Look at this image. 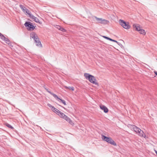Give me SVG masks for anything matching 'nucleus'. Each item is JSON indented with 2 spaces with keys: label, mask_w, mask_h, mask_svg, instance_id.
Here are the masks:
<instances>
[{
  "label": "nucleus",
  "mask_w": 157,
  "mask_h": 157,
  "mask_svg": "<svg viewBox=\"0 0 157 157\" xmlns=\"http://www.w3.org/2000/svg\"><path fill=\"white\" fill-rule=\"evenodd\" d=\"M45 90H46V91L47 92H48V93H50H50H51V92H51V91H49V90H48V89H47L46 88H45Z\"/></svg>",
  "instance_id": "obj_28"
},
{
  "label": "nucleus",
  "mask_w": 157,
  "mask_h": 157,
  "mask_svg": "<svg viewBox=\"0 0 157 157\" xmlns=\"http://www.w3.org/2000/svg\"><path fill=\"white\" fill-rule=\"evenodd\" d=\"M103 37L108 40H109L110 38L105 36H103Z\"/></svg>",
  "instance_id": "obj_24"
},
{
  "label": "nucleus",
  "mask_w": 157,
  "mask_h": 157,
  "mask_svg": "<svg viewBox=\"0 0 157 157\" xmlns=\"http://www.w3.org/2000/svg\"><path fill=\"white\" fill-rule=\"evenodd\" d=\"M27 14L29 15V17H30L32 19H33L35 17L33 15L31 14L30 13V11Z\"/></svg>",
  "instance_id": "obj_18"
},
{
  "label": "nucleus",
  "mask_w": 157,
  "mask_h": 157,
  "mask_svg": "<svg viewBox=\"0 0 157 157\" xmlns=\"http://www.w3.org/2000/svg\"><path fill=\"white\" fill-rule=\"evenodd\" d=\"M48 106L50 108H51L52 109V107H54L53 106H52L51 105L49 104H48Z\"/></svg>",
  "instance_id": "obj_25"
},
{
  "label": "nucleus",
  "mask_w": 157,
  "mask_h": 157,
  "mask_svg": "<svg viewBox=\"0 0 157 157\" xmlns=\"http://www.w3.org/2000/svg\"><path fill=\"white\" fill-rule=\"evenodd\" d=\"M33 20V21L37 23H40L39 19L36 17H35Z\"/></svg>",
  "instance_id": "obj_20"
},
{
  "label": "nucleus",
  "mask_w": 157,
  "mask_h": 157,
  "mask_svg": "<svg viewBox=\"0 0 157 157\" xmlns=\"http://www.w3.org/2000/svg\"><path fill=\"white\" fill-rule=\"evenodd\" d=\"M58 115L61 117L62 118L64 119V118L66 117L67 116L64 113L60 111L59 113L58 114Z\"/></svg>",
  "instance_id": "obj_14"
},
{
  "label": "nucleus",
  "mask_w": 157,
  "mask_h": 157,
  "mask_svg": "<svg viewBox=\"0 0 157 157\" xmlns=\"http://www.w3.org/2000/svg\"><path fill=\"white\" fill-rule=\"evenodd\" d=\"M20 8L21 9L24 13L26 15H27L30 11L25 7L21 5H20Z\"/></svg>",
  "instance_id": "obj_7"
},
{
  "label": "nucleus",
  "mask_w": 157,
  "mask_h": 157,
  "mask_svg": "<svg viewBox=\"0 0 157 157\" xmlns=\"http://www.w3.org/2000/svg\"><path fill=\"white\" fill-rule=\"evenodd\" d=\"M110 40L111 41H113V42H117V41H116V40L112 39H111L110 38V40Z\"/></svg>",
  "instance_id": "obj_26"
},
{
  "label": "nucleus",
  "mask_w": 157,
  "mask_h": 157,
  "mask_svg": "<svg viewBox=\"0 0 157 157\" xmlns=\"http://www.w3.org/2000/svg\"><path fill=\"white\" fill-rule=\"evenodd\" d=\"M1 38L2 40H4L7 44H9V40L8 39L6 38L3 35H2V36L1 37Z\"/></svg>",
  "instance_id": "obj_13"
},
{
  "label": "nucleus",
  "mask_w": 157,
  "mask_h": 157,
  "mask_svg": "<svg viewBox=\"0 0 157 157\" xmlns=\"http://www.w3.org/2000/svg\"><path fill=\"white\" fill-rule=\"evenodd\" d=\"M50 94L52 95L55 98H56V99H58L59 100V98L56 94L52 93L50 92Z\"/></svg>",
  "instance_id": "obj_16"
},
{
  "label": "nucleus",
  "mask_w": 157,
  "mask_h": 157,
  "mask_svg": "<svg viewBox=\"0 0 157 157\" xmlns=\"http://www.w3.org/2000/svg\"><path fill=\"white\" fill-rule=\"evenodd\" d=\"M57 27L56 28L58 29L59 30L62 31L63 32H66L67 30L66 29L63 28V27H61L59 25H56Z\"/></svg>",
  "instance_id": "obj_12"
},
{
  "label": "nucleus",
  "mask_w": 157,
  "mask_h": 157,
  "mask_svg": "<svg viewBox=\"0 0 157 157\" xmlns=\"http://www.w3.org/2000/svg\"><path fill=\"white\" fill-rule=\"evenodd\" d=\"M68 89L72 91H73L74 90V88L73 86H68Z\"/></svg>",
  "instance_id": "obj_23"
},
{
  "label": "nucleus",
  "mask_w": 157,
  "mask_h": 157,
  "mask_svg": "<svg viewBox=\"0 0 157 157\" xmlns=\"http://www.w3.org/2000/svg\"><path fill=\"white\" fill-rule=\"evenodd\" d=\"M64 87L66 89H68V87L65 86Z\"/></svg>",
  "instance_id": "obj_30"
},
{
  "label": "nucleus",
  "mask_w": 157,
  "mask_h": 157,
  "mask_svg": "<svg viewBox=\"0 0 157 157\" xmlns=\"http://www.w3.org/2000/svg\"><path fill=\"white\" fill-rule=\"evenodd\" d=\"M133 27L134 28H135V30L137 31H139L140 30V25L138 24H134L133 25Z\"/></svg>",
  "instance_id": "obj_10"
},
{
  "label": "nucleus",
  "mask_w": 157,
  "mask_h": 157,
  "mask_svg": "<svg viewBox=\"0 0 157 157\" xmlns=\"http://www.w3.org/2000/svg\"><path fill=\"white\" fill-rule=\"evenodd\" d=\"M5 124L8 128H10L12 129L13 128V127L10 124H9L6 123Z\"/></svg>",
  "instance_id": "obj_22"
},
{
  "label": "nucleus",
  "mask_w": 157,
  "mask_h": 157,
  "mask_svg": "<svg viewBox=\"0 0 157 157\" xmlns=\"http://www.w3.org/2000/svg\"><path fill=\"white\" fill-rule=\"evenodd\" d=\"M2 35L1 33H0V38L2 36Z\"/></svg>",
  "instance_id": "obj_32"
},
{
  "label": "nucleus",
  "mask_w": 157,
  "mask_h": 157,
  "mask_svg": "<svg viewBox=\"0 0 157 157\" xmlns=\"http://www.w3.org/2000/svg\"><path fill=\"white\" fill-rule=\"evenodd\" d=\"M52 110L54 112L56 113V114H58L60 111L58 109H57L56 108H55V107H52Z\"/></svg>",
  "instance_id": "obj_15"
},
{
  "label": "nucleus",
  "mask_w": 157,
  "mask_h": 157,
  "mask_svg": "<svg viewBox=\"0 0 157 157\" xmlns=\"http://www.w3.org/2000/svg\"><path fill=\"white\" fill-rule=\"evenodd\" d=\"M24 25L26 27L27 29L29 31H33L35 28V26L30 22L26 21Z\"/></svg>",
  "instance_id": "obj_4"
},
{
  "label": "nucleus",
  "mask_w": 157,
  "mask_h": 157,
  "mask_svg": "<svg viewBox=\"0 0 157 157\" xmlns=\"http://www.w3.org/2000/svg\"><path fill=\"white\" fill-rule=\"evenodd\" d=\"M94 17L97 21L98 23L105 24H107L109 22L108 21L103 19L102 18H98L96 16H94Z\"/></svg>",
  "instance_id": "obj_6"
},
{
  "label": "nucleus",
  "mask_w": 157,
  "mask_h": 157,
  "mask_svg": "<svg viewBox=\"0 0 157 157\" xmlns=\"http://www.w3.org/2000/svg\"><path fill=\"white\" fill-rule=\"evenodd\" d=\"M59 100H60L61 102H62L64 105H67L66 101L65 100H63L60 98L59 99Z\"/></svg>",
  "instance_id": "obj_21"
},
{
  "label": "nucleus",
  "mask_w": 157,
  "mask_h": 157,
  "mask_svg": "<svg viewBox=\"0 0 157 157\" xmlns=\"http://www.w3.org/2000/svg\"><path fill=\"white\" fill-rule=\"evenodd\" d=\"M100 109L104 111L105 113H106L108 112V109L105 105H101L100 106Z\"/></svg>",
  "instance_id": "obj_9"
},
{
  "label": "nucleus",
  "mask_w": 157,
  "mask_h": 157,
  "mask_svg": "<svg viewBox=\"0 0 157 157\" xmlns=\"http://www.w3.org/2000/svg\"><path fill=\"white\" fill-rule=\"evenodd\" d=\"M101 138L103 141L106 142L109 144H110L114 146L117 145L116 143L110 137H108L102 135Z\"/></svg>",
  "instance_id": "obj_3"
},
{
  "label": "nucleus",
  "mask_w": 157,
  "mask_h": 157,
  "mask_svg": "<svg viewBox=\"0 0 157 157\" xmlns=\"http://www.w3.org/2000/svg\"><path fill=\"white\" fill-rule=\"evenodd\" d=\"M64 119L66 120L71 125H73L74 124V123L71 120L70 118L68 117L67 116L64 118Z\"/></svg>",
  "instance_id": "obj_11"
},
{
  "label": "nucleus",
  "mask_w": 157,
  "mask_h": 157,
  "mask_svg": "<svg viewBox=\"0 0 157 157\" xmlns=\"http://www.w3.org/2000/svg\"><path fill=\"white\" fill-rule=\"evenodd\" d=\"M130 128H133L134 131L137 133H138L139 132H140L141 131V129L135 125H130Z\"/></svg>",
  "instance_id": "obj_8"
},
{
  "label": "nucleus",
  "mask_w": 157,
  "mask_h": 157,
  "mask_svg": "<svg viewBox=\"0 0 157 157\" xmlns=\"http://www.w3.org/2000/svg\"><path fill=\"white\" fill-rule=\"evenodd\" d=\"M139 32L141 34H142L144 35H145L146 34L145 30L143 29H140Z\"/></svg>",
  "instance_id": "obj_17"
},
{
  "label": "nucleus",
  "mask_w": 157,
  "mask_h": 157,
  "mask_svg": "<svg viewBox=\"0 0 157 157\" xmlns=\"http://www.w3.org/2000/svg\"><path fill=\"white\" fill-rule=\"evenodd\" d=\"M138 133H139V135L140 136L144 137V136L143 135L144 132L142 130H141V131L140 132H139Z\"/></svg>",
  "instance_id": "obj_19"
},
{
  "label": "nucleus",
  "mask_w": 157,
  "mask_h": 157,
  "mask_svg": "<svg viewBox=\"0 0 157 157\" xmlns=\"http://www.w3.org/2000/svg\"><path fill=\"white\" fill-rule=\"evenodd\" d=\"M84 76L85 78L88 80L91 83L95 84L98 85V83L96 81V79L94 76L87 73H85Z\"/></svg>",
  "instance_id": "obj_2"
},
{
  "label": "nucleus",
  "mask_w": 157,
  "mask_h": 157,
  "mask_svg": "<svg viewBox=\"0 0 157 157\" xmlns=\"http://www.w3.org/2000/svg\"><path fill=\"white\" fill-rule=\"evenodd\" d=\"M154 72L155 73V74L157 76V72L156 71H154Z\"/></svg>",
  "instance_id": "obj_29"
},
{
  "label": "nucleus",
  "mask_w": 157,
  "mask_h": 157,
  "mask_svg": "<svg viewBox=\"0 0 157 157\" xmlns=\"http://www.w3.org/2000/svg\"><path fill=\"white\" fill-rule=\"evenodd\" d=\"M156 60H157V59H156Z\"/></svg>",
  "instance_id": "obj_33"
},
{
  "label": "nucleus",
  "mask_w": 157,
  "mask_h": 157,
  "mask_svg": "<svg viewBox=\"0 0 157 157\" xmlns=\"http://www.w3.org/2000/svg\"><path fill=\"white\" fill-rule=\"evenodd\" d=\"M30 37L31 38H32L33 39L35 42L36 43V46L42 47L41 42L39 40L38 35L35 32H33L30 34Z\"/></svg>",
  "instance_id": "obj_1"
},
{
  "label": "nucleus",
  "mask_w": 157,
  "mask_h": 157,
  "mask_svg": "<svg viewBox=\"0 0 157 157\" xmlns=\"http://www.w3.org/2000/svg\"><path fill=\"white\" fill-rule=\"evenodd\" d=\"M119 22L120 25L124 28L126 29H129L130 28V26L129 25V22H126L121 19L119 20Z\"/></svg>",
  "instance_id": "obj_5"
},
{
  "label": "nucleus",
  "mask_w": 157,
  "mask_h": 157,
  "mask_svg": "<svg viewBox=\"0 0 157 157\" xmlns=\"http://www.w3.org/2000/svg\"><path fill=\"white\" fill-rule=\"evenodd\" d=\"M154 151H155V153L156 154V155H157V151L156 150H154Z\"/></svg>",
  "instance_id": "obj_31"
},
{
  "label": "nucleus",
  "mask_w": 157,
  "mask_h": 157,
  "mask_svg": "<svg viewBox=\"0 0 157 157\" xmlns=\"http://www.w3.org/2000/svg\"><path fill=\"white\" fill-rule=\"evenodd\" d=\"M116 43H117V44L118 45H119V46H121V45H122V44H121V43H119V42H117H117H116Z\"/></svg>",
  "instance_id": "obj_27"
}]
</instances>
